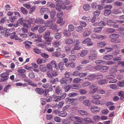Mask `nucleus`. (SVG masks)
Instances as JSON below:
<instances>
[{
	"label": "nucleus",
	"instance_id": "obj_44",
	"mask_svg": "<svg viewBox=\"0 0 124 124\" xmlns=\"http://www.w3.org/2000/svg\"><path fill=\"white\" fill-rule=\"evenodd\" d=\"M39 69L42 71L45 72L46 71L47 68L45 67H44L42 65H40L39 66Z\"/></svg>",
	"mask_w": 124,
	"mask_h": 124
},
{
	"label": "nucleus",
	"instance_id": "obj_17",
	"mask_svg": "<svg viewBox=\"0 0 124 124\" xmlns=\"http://www.w3.org/2000/svg\"><path fill=\"white\" fill-rule=\"evenodd\" d=\"M65 77L68 80L70 79V78H71V82L72 80V78H71L70 77V73L69 72H66L65 73Z\"/></svg>",
	"mask_w": 124,
	"mask_h": 124
},
{
	"label": "nucleus",
	"instance_id": "obj_45",
	"mask_svg": "<svg viewBox=\"0 0 124 124\" xmlns=\"http://www.w3.org/2000/svg\"><path fill=\"white\" fill-rule=\"evenodd\" d=\"M70 88V86L69 85L67 84L64 87L65 91V92H68Z\"/></svg>",
	"mask_w": 124,
	"mask_h": 124
},
{
	"label": "nucleus",
	"instance_id": "obj_37",
	"mask_svg": "<svg viewBox=\"0 0 124 124\" xmlns=\"http://www.w3.org/2000/svg\"><path fill=\"white\" fill-rule=\"evenodd\" d=\"M46 27L45 26H43L41 27L38 30L39 32V33H41L44 32L46 30Z\"/></svg>",
	"mask_w": 124,
	"mask_h": 124
},
{
	"label": "nucleus",
	"instance_id": "obj_20",
	"mask_svg": "<svg viewBox=\"0 0 124 124\" xmlns=\"http://www.w3.org/2000/svg\"><path fill=\"white\" fill-rule=\"evenodd\" d=\"M113 57V55H105L103 57V59L106 60H110L112 59Z\"/></svg>",
	"mask_w": 124,
	"mask_h": 124
},
{
	"label": "nucleus",
	"instance_id": "obj_59",
	"mask_svg": "<svg viewBox=\"0 0 124 124\" xmlns=\"http://www.w3.org/2000/svg\"><path fill=\"white\" fill-rule=\"evenodd\" d=\"M105 8V6L102 4H100L98 5L97 9L99 10H102V9Z\"/></svg>",
	"mask_w": 124,
	"mask_h": 124
},
{
	"label": "nucleus",
	"instance_id": "obj_28",
	"mask_svg": "<svg viewBox=\"0 0 124 124\" xmlns=\"http://www.w3.org/2000/svg\"><path fill=\"white\" fill-rule=\"evenodd\" d=\"M52 66L54 67L57 70L58 69V67L56 65V62L54 60H52L51 62V63Z\"/></svg>",
	"mask_w": 124,
	"mask_h": 124
},
{
	"label": "nucleus",
	"instance_id": "obj_30",
	"mask_svg": "<svg viewBox=\"0 0 124 124\" xmlns=\"http://www.w3.org/2000/svg\"><path fill=\"white\" fill-rule=\"evenodd\" d=\"M29 38L30 39H32L33 38H37L38 36H36V35L33 33L32 32H31L29 34Z\"/></svg>",
	"mask_w": 124,
	"mask_h": 124
},
{
	"label": "nucleus",
	"instance_id": "obj_13",
	"mask_svg": "<svg viewBox=\"0 0 124 124\" xmlns=\"http://www.w3.org/2000/svg\"><path fill=\"white\" fill-rule=\"evenodd\" d=\"M98 25L99 26H105L106 23L104 21H101L99 23H96L93 24V26H96Z\"/></svg>",
	"mask_w": 124,
	"mask_h": 124
},
{
	"label": "nucleus",
	"instance_id": "obj_62",
	"mask_svg": "<svg viewBox=\"0 0 124 124\" xmlns=\"http://www.w3.org/2000/svg\"><path fill=\"white\" fill-rule=\"evenodd\" d=\"M76 116L74 115H70L69 116L68 118L72 121H73L76 119Z\"/></svg>",
	"mask_w": 124,
	"mask_h": 124
},
{
	"label": "nucleus",
	"instance_id": "obj_32",
	"mask_svg": "<svg viewBox=\"0 0 124 124\" xmlns=\"http://www.w3.org/2000/svg\"><path fill=\"white\" fill-rule=\"evenodd\" d=\"M47 7H50L52 8H54L55 7V4L50 2H47Z\"/></svg>",
	"mask_w": 124,
	"mask_h": 124
},
{
	"label": "nucleus",
	"instance_id": "obj_54",
	"mask_svg": "<svg viewBox=\"0 0 124 124\" xmlns=\"http://www.w3.org/2000/svg\"><path fill=\"white\" fill-rule=\"evenodd\" d=\"M92 97L94 99L98 100L101 98L100 96L97 94L93 95Z\"/></svg>",
	"mask_w": 124,
	"mask_h": 124
},
{
	"label": "nucleus",
	"instance_id": "obj_56",
	"mask_svg": "<svg viewBox=\"0 0 124 124\" xmlns=\"http://www.w3.org/2000/svg\"><path fill=\"white\" fill-rule=\"evenodd\" d=\"M97 4L96 2L93 3L92 4V7L93 8L97 9L98 7Z\"/></svg>",
	"mask_w": 124,
	"mask_h": 124
},
{
	"label": "nucleus",
	"instance_id": "obj_60",
	"mask_svg": "<svg viewBox=\"0 0 124 124\" xmlns=\"http://www.w3.org/2000/svg\"><path fill=\"white\" fill-rule=\"evenodd\" d=\"M63 12H58L57 14V18H61L63 15Z\"/></svg>",
	"mask_w": 124,
	"mask_h": 124
},
{
	"label": "nucleus",
	"instance_id": "obj_23",
	"mask_svg": "<svg viewBox=\"0 0 124 124\" xmlns=\"http://www.w3.org/2000/svg\"><path fill=\"white\" fill-rule=\"evenodd\" d=\"M54 37L55 39H59L62 37V33H57L54 35Z\"/></svg>",
	"mask_w": 124,
	"mask_h": 124
},
{
	"label": "nucleus",
	"instance_id": "obj_25",
	"mask_svg": "<svg viewBox=\"0 0 124 124\" xmlns=\"http://www.w3.org/2000/svg\"><path fill=\"white\" fill-rule=\"evenodd\" d=\"M83 81V79H80L79 78H75L73 80V82L74 83H78L79 82H82Z\"/></svg>",
	"mask_w": 124,
	"mask_h": 124
},
{
	"label": "nucleus",
	"instance_id": "obj_5",
	"mask_svg": "<svg viewBox=\"0 0 124 124\" xmlns=\"http://www.w3.org/2000/svg\"><path fill=\"white\" fill-rule=\"evenodd\" d=\"M71 78L68 80L64 78H62L60 80V82L61 84L66 83V84H69L71 82Z\"/></svg>",
	"mask_w": 124,
	"mask_h": 124
},
{
	"label": "nucleus",
	"instance_id": "obj_16",
	"mask_svg": "<svg viewBox=\"0 0 124 124\" xmlns=\"http://www.w3.org/2000/svg\"><path fill=\"white\" fill-rule=\"evenodd\" d=\"M64 64L63 62H60L58 64V67L61 70H63L64 69Z\"/></svg>",
	"mask_w": 124,
	"mask_h": 124
},
{
	"label": "nucleus",
	"instance_id": "obj_29",
	"mask_svg": "<svg viewBox=\"0 0 124 124\" xmlns=\"http://www.w3.org/2000/svg\"><path fill=\"white\" fill-rule=\"evenodd\" d=\"M76 31L78 32H82L84 31V29L81 26H78L75 28Z\"/></svg>",
	"mask_w": 124,
	"mask_h": 124
},
{
	"label": "nucleus",
	"instance_id": "obj_10",
	"mask_svg": "<svg viewBox=\"0 0 124 124\" xmlns=\"http://www.w3.org/2000/svg\"><path fill=\"white\" fill-rule=\"evenodd\" d=\"M116 23L114 20H109L107 21V24L109 26H113L115 25Z\"/></svg>",
	"mask_w": 124,
	"mask_h": 124
},
{
	"label": "nucleus",
	"instance_id": "obj_50",
	"mask_svg": "<svg viewBox=\"0 0 124 124\" xmlns=\"http://www.w3.org/2000/svg\"><path fill=\"white\" fill-rule=\"evenodd\" d=\"M96 76L94 75L90 74L88 76L87 78L88 79L92 80L95 78Z\"/></svg>",
	"mask_w": 124,
	"mask_h": 124
},
{
	"label": "nucleus",
	"instance_id": "obj_36",
	"mask_svg": "<svg viewBox=\"0 0 124 124\" xmlns=\"http://www.w3.org/2000/svg\"><path fill=\"white\" fill-rule=\"evenodd\" d=\"M102 28V27H97L94 29L93 31L97 33H99L101 31Z\"/></svg>",
	"mask_w": 124,
	"mask_h": 124
},
{
	"label": "nucleus",
	"instance_id": "obj_48",
	"mask_svg": "<svg viewBox=\"0 0 124 124\" xmlns=\"http://www.w3.org/2000/svg\"><path fill=\"white\" fill-rule=\"evenodd\" d=\"M118 85L120 87H123L124 86V80L119 82L117 83Z\"/></svg>",
	"mask_w": 124,
	"mask_h": 124
},
{
	"label": "nucleus",
	"instance_id": "obj_53",
	"mask_svg": "<svg viewBox=\"0 0 124 124\" xmlns=\"http://www.w3.org/2000/svg\"><path fill=\"white\" fill-rule=\"evenodd\" d=\"M46 75L47 77L50 78H52L53 77L51 71H47L46 72Z\"/></svg>",
	"mask_w": 124,
	"mask_h": 124
},
{
	"label": "nucleus",
	"instance_id": "obj_49",
	"mask_svg": "<svg viewBox=\"0 0 124 124\" xmlns=\"http://www.w3.org/2000/svg\"><path fill=\"white\" fill-rule=\"evenodd\" d=\"M63 124H70V122L69 120L67 119H63L62 121Z\"/></svg>",
	"mask_w": 124,
	"mask_h": 124
},
{
	"label": "nucleus",
	"instance_id": "obj_6",
	"mask_svg": "<svg viewBox=\"0 0 124 124\" xmlns=\"http://www.w3.org/2000/svg\"><path fill=\"white\" fill-rule=\"evenodd\" d=\"M35 22L38 24H42L45 22L44 20L40 18H37L35 20Z\"/></svg>",
	"mask_w": 124,
	"mask_h": 124
},
{
	"label": "nucleus",
	"instance_id": "obj_64",
	"mask_svg": "<svg viewBox=\"0 0 124 124\" xmlns=\"http://www.w3.org/2000/svg\"><path fill=\"white\" fill-rule=\"evenodd\" d=\"M17 18V17L16 16H11L9 17V19L11 22H13Z\"/></svg>",
	"mask_w": 124,
	"mask_h": 124
},
{
	"label": "nucleus",
	"instance_id": "obj_58",
	"mask_svg": "<svg viewBox=\"0 0 124 124\" xmlns=\"http://www.w3.org/2000/svg\"><path fill=\"white\" fill-rule=\"evenodd\" d=\"M77 93L75 92H72L69 93L68 95L70 97H74L77 95Z\"/></svg>",
	"mask_w": 124,
	"mask_h": 124
},
{
	"label": "nucleus",
	"instance_id": "obj_47",
	"mask_svg": "<svg viewBox=\"0 0 124 124\" xmlns=\"http://www.w3.org/2000/svg\"><path fill=\"white\" fill-rule=\"evenodd\" d=\"M91 39L89 38H87L83 41L82 43L83 44H88L91 41Z\"/></svg>",
	"mask_w": 124,
	"mask_h": 124
},
{
	"label": "nucleus",
	"instance_id": "obj_18",
	"mask_svg": "<svg viewBox=\"0 0 124 124\" xmlns=\"http://www.w3.org/2000/svg\"><path fill=\"white\" fill-rule=\"evenodd\" d=\"M67 114L64 111H59L58 113V115L62 117H65Z\"/></svg>",
	"mask_w": 124,
	"mask_h": 124
},
{
	"label": "nucleus",
	"instance_id": "obj_57",
	"mask_svg": "<svg viewBox=\"0 0 124 124\" xmlns=\"http://www.w3.org/2000/svg\"><path fill=\"white\" fill-rule=\"evenodd\" d=\"M57 25L56 24L53 25H53L50 28V29L53 30H56L57 29Z\"/></svg>",
	"mask_w": 124,
	"mask_h": 124
},
{
	"label": "nucleus",
	"instance_id": "obj_2",
	"mask_svg": "<svg viewBox=\"0 0 124 124\" xmlns=\"http://www.w3.org/2000/svg\"><path fill=\"white\" fill-rule=\"evenodd\" d=\"M119 35L117 34H112L109 36V38L111 42L115 43H118L119 41L118 39Z\"/></svg>",
	"mask_w": 124,
	"mask_h": 124
},
{
	"label": "nucleus",
	"instance_id": "obj_33",
	"mask_svg": "<svg viewBox=\"0 0 124 124\" xmlns=\"http://www.w3.org/2000/svg\"><path fill=\"white\" fill-rule=\"evenodd\" d=\"M91 33V31L90 30H88L85 31L83 33V36L84 37H86Z\"/></svg>",
	"mask_w": 124,
	"mask_h": 124
},
{
	"label": "nucleus",
	"instance_id": "obj_15",
	"mask_svg": "<svg viewBox=\"0 0 124 124\" xmlns=\"http://www.w3.org/2000/svg\"><path fill=\"white\" fill-rule=\"evenodd\" d=\"M53 22L51 21H48L46 22L45 23L46 27H49L50 28L53 25Z\"/></svg>",
	"mask_w": 124,
	"mask_h": 124
},
{
	"label": "nucleus",
	"instance_id": "obj_12",
	"mask_svg": "<svg viewBox=\"0 0 124 124\" xmlns=\"http://www.w3.org/2000/svg\"><path fill=\"white\" fill-rule=\"evenodd\" d=\"M78 113L81 115L83 116H87L89 113L86 111L84 110H80L78 111Z\"/></svg>",
	"mask_w": 124,
	"mask_h": 124
},
{
	"label": "nucleus",
	"instance_id": "obj_21",
	"mask_svg": "<svg viewBox=\"0 0 124 124\" xmlns=\"http://www.w3.org/2000/svg\"><path fill=\"white\" fill-rule=\"evenodd\" d=\"M20 10L22 13L24 15H26L28 14V12L27 10L23 7L20 8Z\"/></svg>",
	"mask_w": 124,
	"mask_h": 124
},
{
	"label": "nucleus",
	"instance_id": "obj_19",
	"mask_svg": "<svg viewBox=\"0 0 124 124\" xmlns=\"http://www.w3.org/2000/svg\"><path fill=\"white\" fill-rule=\"evenodd\" d=\"M88 53V51L86 50H83L80 54V56L81 57H84Z\"/></svg>",
	"mask_w": 124,
	"mask_h": 124
},
{
	"label": "nucleus",
	"instance_id": "obj_1",
	"mask_svg": "<svg viewBox=\"0 0 124 124\" xmlns=\"http://www.w3.org/2000/svg\"><path fill=\"white\" fill-rule=\"evenodd\" d=\"M50 33L49 31H46L45 35L44 36V38L46 40V42L45 43L48 45L50 44L51 41L53 39V37H49Z\"/></svg>",
	"mask_w": 124,
	"mask_h": 124
},
{
	"label": "nucleus",
	"instance_id": "obj_14",
	"mask_svg": "<svg viewBox=\"0 0 124 124\" xmlns=\"http://www.w3.org/2000/svg\"><path fill=\"white\" fill-rule=\"evenodd\" d=\"M95 63L97 65H99L100 64H103L105 63V61L101 60H97L95 62Z\"/></svg>",
	"mask_w": 124,
	"mask_h": 124
},
{
	"label": "nucleus",
	"instance_id": "obj_3",
	"mask_svg": "<svg viewBox=\"0 0 124 124\" xmlns=\"http://www.w3.org/2000/svg\"><path fill=\"white\" fill-rule=\"evenodd\" d=\"M74 99H71L69 98H66L65 99V101L67 104L71 103V105H77V103H74Z\"/></svg>",
	"mask_w": 124,
	"mask_h": 124
},
{
	"label": "nucleus",
	"instance_id": "obj_11",
	"mask_svg": "<svg viewBox=\"0 0 124 124\" xmlns=\"http://www.w3.org/2000/svg\"><path fill=\"white\" fill-rule=\"evenodd\" d=\"M91 110L94 113L96 112L99 111L100 110V108L97 107L93 106L91 109Z\"/></svg>",
	"mask_w": 124,
	"mask_h": 124
},
{
	"label": "nucleus",
	"instance_id": "obj_61",
	"mask_svg": "<svg viewBox=\"0 0 124 124\" xmlns=\"http://www.w3.org/2000/svg\"><path fill=\"white\" fill-rule=\"evenodd\" d=\"M41 55L42 57L46 58H47L49 57L48 55L45 53H41Z\"/></svg>",
	"mask_w": 124,
	"mask_h": 124
},
{
	"label": "nucleus",
	"instance_id": "obj_9",
	"mask_svg": "<svg viewBox=\"0 0 124 124\" xmlns=\"http://www.w3.org/2000/svg\"><path fill=\"white\" fill-rule=\"evenodd\" d=\"M23 44L25 45V47L26 49H29L31 47L30 45L32 44V43L29 41H26L23 42Z\"/></svg>",
	"mask_w": 124,
	"mask_h": 124
},
{
	"label": "nucleus",
	"instance_id": "obj_4",
	"mask_svg": "<svg viewBox=\"0 0 124 124\" xmlns=\"http://www.w3.org/2000/svg\"><path fill=\"white\" fill-rule=\"evenodd\" d=\"M9 74L6 73V72L0 75V76L1 77V80L2 81H5L7 80L8 78V76Z\"/></svg>",
	"mask_w": 124,
	"mask_h": 124
},
{
	"label": "nucleus",
	"instance_id": "obj_22",
	"mask_svg": "<svg viewBox=\"0 0 124 124\" xmlns=\"http://www.w3.org/2000/svg\"><path fill=\"white\" fill-rule=\"evenodd\" d=\"M52 55L55 57H58L60 56V54L59 52H54L52 53Z\"/></svg>",
	"mask_w": 124,
	"mask_h": 124
},
{
	"label": "nucleus",
	"instance_id": "obj_8",
	"mask_svg": "<svg viewBox=\"0 0 124 124\" xmlns=\"http://www.w3.org/2000/svg\"><path fill=\"white\" fill-rule=\"evenodd\" d=\"M36 93L42 95L44 93V90L40 88H37L35 89Z\"/></svg>",
	"mask_w": 124,
	"mask_h": 124
},
{
	"label": "nucleus",
	"instance_id": "obj_7",
	"mask_svg": "<svg viewBox=\"0 0 124 124\" xmlns=\"http://www.w3.org/2000/svg\"><path fill=\"white\" fill-rule=\"evenodd\" d=\"M89 88L91 90V91L90 92V93H94L98 90V88L94 85L91 86Z\"/></svg>",
	"mask_w": 124,
	"mask_h": 124
},
{
	"label": "nucleus",
	"instance_id": "obj_35",
	"mask_svg": "<svg viewBox=\"0 0 124 124\" xmlns=\"http://www.w3.org/2000/svg\"><path fill=\"white\" fill-rule=\"evenodd\" d=\"M82 19L84 20L86 22H89L91 20V18L89 16H83L82 18Z\"/></svg>",
	"mask_w": 124,
	"mask_h": 124
},
{
	"label": "nucleus",
	"instance_id": "obj_40",
	"mask_svg": "<svg viewBox=\"0 0 124 124\" xmlns=\"http://www.w3.org/2000/svg\"><path fill=\"white\" fill-rule=\"evenodd\" d=\"M106 44L104 42H101L98 44L97 46H98L100 47H102L106 45Z\"/></svg>",
	"mask_w": 124,
	"mask_h": 124
},
{
	"label": "nucleus",
	"instance_id": "obj_63",
	"mask_svg": "<svg viewBox=\"0 0 124 124\" xmlns=\"http://www.w3.org/2000/svg\"><path fill=\"white\" fill-rule=\"evenodd\" d=\"M106 82V80L102 79L98 81V83L100 85H103L105 84Z\"/></svg>",
	"mask_w": 124,
	"mask_h": 124
},
{
	"label": "nucleus",
	"instance_id": "obj_52",
	"mask_svg": "<svg viewBox=\"0 0 124 124\" xmlns=\"http://www.w3.org/2000/svg\"><path fill=\"white\" fill-rule=\"evenodd\" d=\"M58 81V78H52L51 79L50 81V82L54 84L56 82Z\"/></svg>",
	"mask_w": 124,
	"mask_h": 124
},
{
	"label": "nucleus",
	"instance_id": "obj_38",
	"mask_svg": "<svg viewBox=\"0 0 124 124\" xmlns=\"http://www.w3.org/2000/svg\"><path fill=\"white\" fill-rule=\"evenodd\" d=\"M83 7L84 10L86 11L89 9L90 6L89 4H86L84 5Z\"/></svg>",
	"mask_w": 124,
	"mask_h": 124
},
{
	"label": "nucleus",
	"instance_id": "obj_46",
	"mask_svg": "<svg viewBox=\"0 0 124 124\" xmlns=\"http://www.w3.org/2000/svg\"><path fill=\"white\" fill-rule=\"evenodd\" d=\"M68 27V30L70 31H73L74 30V27L73 26L72 24L69 25Z\"/></svg>",
	"mask_w": 124,
	"mask_h": 124
},
{
	"label": "nucleus",
	"instance_id": "obj_51",
	"mask_svg": "<svg viewBox=\"0 0 124 124\" xmlns=\"http://www.w3.org/2000/svg\"><path fill=\"white\" fill-rule=\"evenodd\" d=\"M56 14L55 10H53L51 11L50 13V16L51 18H53Z\"/></svg>",
	"mask_w": 124,
	"mask_h": 124
},
{
	"label": "nucleus",
	"instance_id": "obj_27",
	"mask_svg": "<svg viewBox=\"0 0 124 124\" xmlns=\"http://www.w3.org/2000/svg\"><path fill=\"white\" fill-rule=\"evenodd\" d=\"M83 104L85 105L88 106L91 105V102L89 100H87L84 101Z\"/></svg>",
	"mask_w": 124,
	"mask_h": 124
},
{
	"label": "nucleus",
	"instance_id": "obj_39",
	"mask_svg": "<svg viewBox=\"0 0 124 124\" xmlns=\"http://www.w3.org/2000/svg\"><path fill=\"white\" fill-rule=\"evenodd\" d=\"M60 44V43L59 41H57L54 42L53 44V46L56 47H58Z\"/></svg>",
	"mask_w": 124,
	"mask_h": 124
},
{
	"label": "nucleus",
	"instance_id": "obj_24",
	"mask_svg": "<svg viewBox=\"0 0 124 124\" xmlns=\"http://www.w3.org/2000/svg\"><path fill=\"white\" fill-rule=\"evenodd\" d=\"M111 13V11L110 9H105L104 12V14L105 16L109 15Z\"/></svg>",
	"mask_w": 124,
	"mask_h": 124
},
{
	"label": "nucleus",
	"instance_id": "obj_34",
	"mask_svg": "<svg viewBox=\"0 0 124 124\" xmlns=\"http://www.w3.org/2000/svg\"><path fill=\"white\" fill-rule=\"evenodd\" d=\"M70 32L68 30V31H67V30H65L63 32L64 35L66 37L69 36L71 34Z\"/></svg>",
	"mask_w": 124,
	"mask_h": 124
},
{
	"label": "nucleus",
	"instance_id": "obj_31",
	"mask_svg": "<svg viewBox=\"0 0 124 124\" xmlns=\"http://www.w3.org/2000/svg\"><path fill=\"white\" fill-rule=\"evenodd\" d=\"M73 42V39L70 38H68L65 41V43L67 44H70Z\"/></svg>",
	"mask_w": 124,
	"mask_h": 124
},
{
	"label": "nucleus",
	"instance_id": "obj_43",
	"mask_svg": "<svg viewBox=\"0 0 124 124\" xmlns=\"http://www.w3.org/2000/svg\"><path fill=\"white\" fill-rule=\"evenodd\" d=\"M48 10V8H41L40 10V12L42 15L45 12H47Z\"/></svg>",
	"mask_w": 124,
	"mask_h": 124
},
{
	"label": "nucleus",
	"instance_id": "obj_26",
	"mask_svg": "<svg viewBox=\"0 0 124 124\" xmlns=\"http://www.w3.org/2000/svg\"><path fill=\"white\" fill-rule=\"evenodd\" d=\"M108 67L106 66H104L101 68L100 71L102 72H105L108 70Z\"/></svg>",
	"mask_w": 124,
	"mask_h": 124
},
{
	"label": "nucleus",
	"instance_id": "obj_41",
	"mask_svg": "<svg viewBox=\"0 0 124 124\" xmlns=\"http://www.w3.org/2000/svg\"><path fill=\"white\" fill-rule=\"evenodd\" d=\"M83 120L84 121L87 122L88 123H91L92 122V120L88 117H85Z\"/></svg>",
	"mask_w": 124,
	"mask_h": 124
},
{
	"label": "nucleus",
	"instance_id": "obj_55",
	"mask_svg": "<svg viewBox=\"0 0 124 124\" xmlns=\"http://www.w3.org/2000/svg\"><path fill=\"white\" fill-rule=\"evenodd\" d=\"M61 6L59 3H58L56 4L55 7L56 9L59 12L61 10Z\"/></svg>",
	"mask_w": 124,
	"mask_h": 124
},
{
	"label": "nucleus",
	"instance_id": "obj_42",
	"mask_svg": "<svg viewBox=\"0 0 124 124\" xmlns=\"http://www.w3.org/2000/svg\"><path fill=\"white\" fill-rule=\"evenodd\" d=\"M69 59L72 62H74L76 59V56L74 55H71L69 56Z\"/></svg>",
	"mask_w": 124,
	"mask_h": 124
}]
</instances>
